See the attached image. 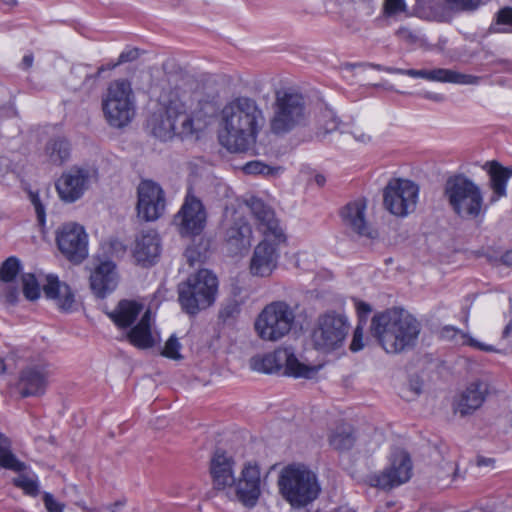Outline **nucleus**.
<instances>
[{"mask_svg":"<svg viewBox=\"0 0 512 512\" xmlns=\"http://www.w3.org/2000/svg\"><path fill=\"white\" fill-rule=\"evenodd\" d=\"M13 484L22 489L25 494L30 496H37L39 493V485L36 479L31 478L25 474H20L13 479Z\"/></svg>","mask_w":512,"mask_h":512,"instance_id":"41","label":"nucleus"},{"mask_svg":"<svg viewBox=\"0 0 512 512\" xmlns=\"http://www.w3.org/2000/svg\"><path fill=\"white\" fill-rule=\"evenodd\" d=\"M502 262L509 266V267H512V250L510 251H507L503 256H502Z\"/></svg>","mask_w":512,"mask_h":512,"instance_id":"61","label":"nucleus"},{"mask_svg":"<svg viewBox=\"0 0 512 512\" xmlns=\"http://www.w3.org/2000/svg\"><path fill=\"white\" fill-rule=\"evenodd\" d=\"M353 137L355 138L356 141H359L362 143H366V142L370 141V139H371L370 135H368L364 132H360L358 130L353 132Z\"/></svg>","mask_w":512,"mask_h":512,"instance_id":"58","label":"nucleus"},{"mask_svg":"<svg viewBox=\"0 0 512 512\" xmlns=\"http://www.w3.org/2000/svg\"><path fill=\"white\" fill-rule=\"evenodd\" d=\"M149 127L153 135L166 141L175 136V126L170 113V103L163 109L155 112L149 119Z\"/></svg>","mask_w":512,"mask_h":512,"instance_id":"32","label":"nucleus"},{"mask_svg":"<svg viewBox=\"0 0 512 512\" xmlns=\"http://www.w3.org/2000/svg\"><path fill=\"white\" fill-rule=\"evenodd\" d=\"M4 295L7 302L10 304H15L19 297V290L17 287L9 284L4 291Z\"/></svg>","mask_w":512,"mask_h":512,"instance_id":"53","label":"nucleus"},{"mask_svg":"<svg viewBox=\"0 0 512 512\" xmlns=\"http://www.w3.org/2000/svg\"><path fill=\"white\" fill-rule=\"evenodd\" d=\"M488 384L482 380L471 382L454 401V411L461 416L472 414L484 403Z\"/></svg>","mask_w":512,"mask_h":512,"instance_id":"23","label":"nucleus"},{"mask_svg":"<svg viewBox=\"0 0 512 512\" xmlns=\"http://www.w3.org/2000/svg\"><path fill=\"white\" fill-rule=\"evenodd\" d=\"M294 322L293 308L284 301H274L256 318L255 330L262 340L275 342L290 332Z\"/></svg>","mask_w":512,"mask_h":512,"instance_id":"10","label":"nucleus"},{"mask_svg":"<svg viewBox=\"0 0 512 512\" xmlns=\"http://www.w3.org/2000/svg\"><path fill=\"white\" fill-rule=\"evenodd\" d=\"M412 475V462L410 456L402 450L395 451L390 464L383 471L375 474L371 481L382 489H391L407 482Z\"/></svg>","mask_w":512,"mask_h":512,"instance_id":"16","label":"nucleus"},{"mask_svg":"<svg viewBox=\"0 0 512 512\" xmlns=\"http://www.w3.org/2000/svg\"><path fill=\"white\" fill-rule=\"evenodd\" d=\"M34 62V56L32 53H27L23 56L21 63L19 64V67L22 70H28L32 67Z\"/></svg>","mask_w":512,"mask_h":512,"instance_id":"55","label":"nucleus"},{"mask_svg":"<svg viewBox=\"0 0 512 512\" xmlns=\"http://www.w3.org/2000/svg\"><path fill=\"white\" fill-rule=\"evenodd\" d=\"M238 501L247 507H254L261 495L260 469L256 463L247 462L236 478L231 493Z\"/></svg>","mask_w":512,"mask_h":512,"instance_id":"19","label":"nucleus"},{"mask_svg":"<svg viewBox=\"0 0 512 512\" xmlns=\"http://www.w3.org/2000/svg\"><path fill=\"white\" fill-rule=\"evenodd\" d=\"M410 388H411V390H412L416 395H419V394H420V392H421L420 386H419L417 383H416V384L411 383V384H410Z\"/></svg>","mask_w":512,"mask_h":512,"instance_id":"63","label":"nucleus"},{"mask_svg":"<svg viewBox=\"0 0 512 512\" xmlns=\"http://www.w3.org/2000/svg\"><path fill=\"white\" fill-rule=\"evenodd\" d=\"M23 294L28 300H36L40 296V288L35 275L31 273L22 276Z\"/></svg>","mask_w":512,"mask_h":512,"instance_id":"40","label":"nucleus"},{"mask_svg":"<svg viewBox=\"0 0 512 512\" xmlns=\"http://www.w3.org/2000/svg\"><path fill=\"white\" fill-rule=\"evenodd\" d=\"M243 171L246 174L270 175V174H273L274 168L264 164L261 161H251V162L246 163L243 166Z\"/></svg>","mask_w":512,"mask_h":512,"instance_id":"47","label":"nucleus"},{"mask_svg":"<svg viewBox=\"0 0 512 512\" xmlns=\"http://www.w3.org/2000/svg\"><path fill=\"white\" fill-rule=\"evenodd\" d=\"M60 251L71 261L81 262L87 256V235L82 226L69 223L57 234Z\"/></svg>","mask_w":512,"mask_h":512,"instance_id":"20","label":"nucleus"},{"mask_svg":"<svg viewBox=\"0 0 512 512\" xmlns=\"http://www.w3.org/2000/svg\"><path fill=\"white\" fill-rule=\"evenodd\" d=\"M4 5H6L8 8H12L17 5V0H1Z\"/></svg>","mask_w":512,"mask_h":512,"instance_id":"62","label":"nucleus"},{"mask_svg":"<svg viewBox=\"0 0 512 512\" xmlns=\"http://www.w3.org/2000/svg\"><path fill=\"white\" fill-rule=\"evenodd\" d=\"M494 31L496 32H512V8L505 7L497 13Z\"/></svg>","mask_w":512,"mask_h":512,"instance_id":"43","label":"nucleus"},{"mask_svg":"<svg viewBox=\"0 0 512 512\" xmlns=\"http://www.w3.org/2000/svg\"><path fill=\"white\" fill-rule=\"evenodd\" d=\"M371 333L382 348L397 354L412 348L420 333V323L403 309L393 308L373 316Z\"/></svg>","mask_w":512,"mask_h":512,"instance_id":"3","label":"nucleus"},{"mask_svg":"<svg viewBox=\"0 0 512 512\" xmlns=\"http://www.w3.org/2000/svg\"><path fill=\"white\" fill-rule=\"evenodd\" d=\"M180 349L181 344L179 340L174 335H172L165 343L162 355L173 360H179L182 358Z\"/></svg>","mask_w":512,"mask_h":512,"instance_id":"46","label":"nucleus"},{"mask_svg":"<svg viewBox=\"0 0 512 512\" xmlns=\"http://www.w3.org/2000/svg\"><path fill=\"white\" fill-rule=\"evenodd\" d=\"M382 13L389 18H396L401 14L410 15L405 0H384Z\"/></svg>","mask_w":512,"mask_h":512,"instance_id":"39","label":"nucleus"},{"mask_svg":"<svg viewBox=\"0 0 512 512\" xmlns=\"http://www.w3.org/2000/svg\"><path fill=\"white\" fill-rule=\"evenodd\" d=\"M278 486L283 498L296 508L312 503L321 491L316 474L299 463L289 464L281 470Z\"/></svg>","mask_w":512,"mask_h":512,"instance_id":"5","label":"nucleus"},{"mask_svg":"<svg viewBox=\"0 0 512 512\" xmlns=\"http://www.w3.org/2000/svg\"><path fill=\"white\" fill-rule=\"evenodd\" d=\"M21 270L20 260L11 256L7 258L0 267V280L5 283H11Z\"/></svg>","mask_w":512,"mask_h":512,"instance_id":"38","label":"nucleus"},{"mask_svg":"<svg viewBox=\"0 0 512 512\" xmlns=\"http://www.w3.org/2000/svg\"><path fill=\"white\" fill-rule=\"evenodd\" d=\"M329 444L338 451L349 450L353 447L356 437L353 427L348 423H340L329 434Z\"/></svg>","mask_w":512,"mask_h":512,"instance_id":"33","label":"nucleus"},{"mask_svg":"<svg viewBox=\"0 0 512 512\" xmlns=\"http://www.w3.org/2000/svg\"><path fill=\"white\" fill-rule=\"evenodd\" d=\"M249 364L257 372L270 374L285 368L288 375L307 379L313 378L321 367L300 362L290 348H278L272 353L256 355Z\"/></svg>","mask_w":512,"mask_h":512,"instance_id":"9","label":"nucleus"},{"mask_svg":"<svg viewBox=\"0 0 512 512\" xmlns=\"http://www.w3.org/2000/svg\"><path fill=\"white\" fill-rule=\"evenodd\" d=\"M395 34L400 40L408 44H414L419 40L418 34L406 26L400 27Z\"/></svg>","mask_w":512,"mask_h":512,"instance_id":"48","label":"nucleus"},{"mask_svg":"<svg viewBox=\"0 0 512 512\" xmlns=\"http://www.w3.org/2000/svg\"><path fill=\"white\" fill-rule=\"evenodd\" d=\"M387 73L407 75L413 78H423L429 81L454 83L461 85H478L481 77L460 73L451 69L438 68L433 70H416L401 68H385Z\"/></svg>","mask_w":512,"mask_h":512,"instance_id":"21","label":"nucleus"},{"mask_svg":"<svg viewBox=\"0 0 512 512\" xmlns=\"http://www.w3.org/2000/svg\"><path fill=\"white\" fill-rule=\"evenodd\" d=\"M235 461L223 450H216L210 460V476L213 488L217 491H223L228 497L235 484L234 474Z\"/></svg>","mask_w":512,"mask_h":512,"instance_id":"22","label":"nucleus"},{"mask_svg":"<svg viewBox=\"0 0 512 512\" xmlns=\"http://www.w3.org/2000/svg\"><path fill=\"white\" fill-rule=\"evenodd\" d=\"M224 239L227 250L236 255L250 247L252 228L244 217H234L226 228Z\"/></svg>","mask_w":512,"mask_h":512,"instance_id":"25","label":"nucleus"},{"mask_svg":"<svg viewBox=\"0 0 512 512\" xmlns=\"http://www.w3.org/2000/svg\"><path fill=\"white\" fill-rule=\"evenodd\" d=\"M43 502L48 512H63L64 505L58 502L52 494L45 492Z\"/></svg>","mask_w":512,"mask_h":512,"instance_id":"51","label":"nucleus"},{"mask_svg":"<svg viewBox=\"0 0 512 512\" xmlns=\"http://www.w3.org/2000/svg\"><path fill=\"white\" fill-rule=\"evenodd\" d=\"M161 244L159 235L149 230L142 232L135 240L133 257L142 266L153 265L160 256Z\"/></svg>","mask_w":512,"mask_h":512,"instance_id":"27","label":"nucleus"},{"mask_svg":"<svg viewBox=\"0 0 512 512\" xmlns=\"http://www.w3.org/2000/svg\"><path fill=\"white\" fill-rule=\"evenodd\" d=\"M502 338L512 344V320L505 326Z\"/></svg>","mask_w":512,"mask_h":512,"instance_id":"56","label":"nucleus"},{"mask_svg":"<svg viewBox=\"0 0 512 512\" xmlns=\"http://www.w3.org/2000/svg\"><path fill=\"white\" fill-rule=\"evenodd\" d=\"M174 223L182 236L199 235L206 224V211L202 202L193 195H187L174 217Z\"/></svg>","mask_w":512,"mask_h":512,"instance_id":"17","label":"nucleus"},{"mask_svg":"<svg viewBox=\"0 0 512 512\" xmlns=\"http://www.w3.org/2000/svg\"><path fill=\"white\" fill-rule=\"evenodd\" d=\"M118 282L116 265L112 261L99 263L90 275L91 290L99 298L112 293L117 288Z\"/></svg>","mask_w":512,"mask_h":512,"instance_id":"24","label":"nucleus"},{"mask_svg":"<svg viewBox=\"0 0 512 512\" xmlns=\"http://www.w3.org/2000/svg\"><path fill=\"white\" fill-rule=\"evenodd\" d=\"M350 330L346 315L329 311L319 315L312 333L313 347L322 353H331L341 349Z\"/></svg>","mask_w":512,"mask_h":512,"instance_id":"8","label":"nucleus"},{"mask_svg":"<svg viewBox=\"0 0 512 512\" xmlns=\"http://www.w3.org/2000/svg\"><path fill=\"white\" fill-rule=\"evenodd\" d=\"M97 181L98 170L94 166L73 165L55 181V189L62 202L71 204L80 200Z\"/></svg>","mask_w":512,"mask_h":512,"instance_id":"12","label":"nucleus"},{"mask_svg":"<svg viewBox=\"0 0 512 512\" xmlns=\"http://www.w3.org/2000/svg\"><path fill=\"white\" fill-rule=\"evenodd\" d=\"M493 462H494V459H492V458H486V457H483V456H478L477 457V465L479 467L492 465Z\"/></svg>","mask_w":512,"mask_h":512,"instance_id":"59","label":"nucleus"},{"mask_svg":"<svg viewBox=\"0 0 512 512\" xmlns=\"http://www.w3.org/2000/svg\"><path fill=\"white\" fill-rule=\"evenodd\" d=\"M423 97L426 98V99H429V100H432V101H435V102H442L444 101V96L442 94H439V93H433V92H425L423 94Z\"/></svg>","mask_w":512,"mask_h":512,"instance_id":"57","label":"nucleus"},{"mask_svg":"<svg viewBox=\"0 0 512 512\" xmlns=\"http://www.w3.org/2000/svg\"><path fill=\"white\" fill-rule=\"evenodd\" d=\"M51 366L43 359L29 361L20 371L16 388L21 397L41 396L45 393Z\"/></svg>","mask_w":512,"mask_h":512,"instance_id":"15","label":"nucleus"},{"mask_svg":"<svg viewBox=\"0 0 512 512\" xmlns=\"http://www.w3.org/2000/svg\"><path fill=\"white\" fill-rule=\"evenodd\" d=\"M28 198L34 207L39 224L44 225L46 220V208L44 200L40 197L39 192L32 190H28Z\"/></svg>","mask_w":512,"mask_h":512,"instance_id":"44","label":"nucleus"},{"mask_svg":"<svg viewBox=\"0 0 512 512\" xmlns=\"http://www.w3.org/2000/svg\"><path fill=\"white\" fill-rule=\"evenodd\" d=\"M138 56L139 50L136 48L125 50L119 55L118 61L114 64L109 65L107 69H113L120 64L134 61L138 58Z\"/></svg>","mask_w":512,"mask_h":512,"instance_id":"49","label":"nucleus"},{"mask_svg":"<svg viewBox=\"0 0 512 512\" xmlns=\"http://www.w3.org/2000/svg\"><path fill=\"white\" fill-rule=\"evenodd\" d=\"M257 221L263 240L254 248L250 259V273L253 276L268 277L277 268L280 246L286 242V235L275 217L274 211L261 199L251 197L247 201Z\"/></svg>","mask_w":512,"mask_h":512,"instance_id":"2","label":"nucleus"},{"mask_svg":"<svg viewBox=\"0 0 512 512\" xmlns=\"http://www.w3.org/2000/svg\"><path fill=\"white\" fill-rule=\"evenodd\" d=\"M263 123V112L256 101L238 97L222 109L219 142L230 152H245L255 144Z\"/></svg>","mask_w":512,"mask_h":512,"instance_id":"1","label":"nucleus"},{"mask_svg":"<svg viewBox=\"0 0 512 512\" xmlns=\"http://www.w3.org/2000/svg\"><path fill=\"white\" fill-rule=\"evenodd\" d=\"M483 169L488 174V187L491 190L488 202L493 205L507 196V185L512 177V167H504L497 161H488Z\"/></svg>","mask_w":512,"mask_h":512,"instance_id":"26","label":"nucleus"},{"mask_svg":"<svg viewBox=\"0 0 512 512\" xmlns=\"http://www.w3.org/2000/svg\"><path fill=\"white\" fill-rule=\"evenodd\" d=\"M366 201L357 199L349 202L341 211V217L346 227L360 236L373 237V230L365 217Z\"/></svg>","mask_w":512,"mask_h":512,"instance_id":"28","label":"nucleus"},{"mask_svg":"<svg viewBox=\"0 0 512 512\" xmlns=\"http://www.w3.org/2000/svg\"><path fill=\"white\" fill-rule=\"evenodd\" d=\"M192 106V102L188 104L180 99L170 100V113L175 126V136L192 135L205 125L204 119L208 114L205 110L208 103L202 104L198 101L196 107Z\"/></svg>","mask_w":512,"mask_h":512,"instance_id":"14","label":"nucleus"},{"mask_svg":"<svg viewBox=\"0 0 512 512\" xmlns=\"http://www.w3.org/2000/svg\"><path fill=\"white\" fill-rule=\"evenodd\" d=\"M185 256L190 264V266H193L194 265V262L196 260V257H195V251L193 249H187L186 252H185Z\"/></svg>","mask_w":512,"mask_h":512,"instance_id":"60","label":"nucleus"},{"mask_svg":"<svg viewBox=\"0 0 512 512\" xmlns=\"http://www.w3.org/2000/svg\"><path fill=\"white\" fill-rule=\"evenodd\" d=\"M218 292V279L208 269H201L178 285V300L189 315L211 306Z\"/></svg>","mask_w":512,"mask_h":512,"instance_id":"6","label":"nucleus"},{"mask_svg":"<svg viewBox=\"0 0 512 512\" xmlns=\"http://www.w3.org/2000/svg\"><path fill=\"white\" fill-rule=\"evenodd\" d=\"M103 111L113 127L120 128L131 122L135 115V101L127 80L119 79L110 83L103 99Z\"/></svg>","mask_w":512,"mask_h":512,"instance_id":"11","label":"nucleus"},{"mask_svg":"<svg viewBox=\"0 0 512 512\" xmlns=\"http://www.w3.org/2000/svg\"><path fill=\"white\" fill-rule=\"evenodd\" d=\"M443 195L451 211L464 221L482 222L490 205L482 187L462 173L446 180Z\"/></svg>","mask_w":512,"mask_h":512,"instance_id":"4","label":"nucleus"},{"mask_svg":"<svg viewBox=\"0 0 512 512\" xmlns=\"http://www.w3.org/2000/svg\"><path fill=\"white\" fill-rule=\"evenodd\" d=\"M0 467L14 472L26 469L24 462L20 461L11 450V441L0 433Z\"/></svg>","mask_w":512,"mask_h":512,"instance_id":"35","label":"nucleus"},{"mask_svg":"<svg viewBox=\"0 0 512 512\" xmlns=\"http://www.w3.org/2000/svg\"><path fill=\"white\" fill-rule=\"evenodd\" d=\"M106 70L105 66H100L95 75H92L88 72V67L85 65H77L71 69V74L76 77H83L84 80L80 87L86 86L90 80H95L102 72Z\"/></svg>","mask_w":512,"mask_h":512,"instance_id":"45","label":"nucleus"},{"mask_svg":"<svg viewBox=\"0 0 512 512\" xmlns=\"http://www.w3.org/2000/svg\"><path fill=\"white\" fill-rule=\"evenodd\" d=\"M142 310V304L136 301L121 300L114 310L106 314L118 328L124 329L135 322Z\"/></svg>","mask_w":512,"mask_h":512,"instance_id":"31","label":"nucleus"},{"mask_svg":"<svg viewBox=\"0 0 512 512\" xmlns=\"http://www.w3.org/2000/svg\"><path fill=\"white\" fill-rule=\"evenodd\" d=\"M45 153L51 163L61 165L69 158V143L65 139H53L47 143Z\"/></svg>","mask_w":512,"mask_h":512,"instance_id":"37","label":"nucleus"},{"mask_svg":"<svg viewBox=\"0 0 512 512\" xmlns=\"http://www.w3.org/2000/svg\"><path fill=\"white\" fill-rule=\"evenodd\" d=\"M442 336L444 338L455 339L456 341H460V343L463 345H469L475 349L484 352H498V350L494 346L482 343L474 339L472 336L452 326H447L443 328Z\"/></svg>","mask_w":512,"mask_h":512,"instance_id":"36","label":"nucleus"},{"mask_svg":"<svg viewBox=\"0 0 512 512\" xmlns=\"http://www.w3.org/2000/svg\"><path fill=\"white\" fill-rule=\"evenodd\" d=\"M138 217L145 221L157 220L165 210V196L163 189L150 180L142 181L137 189Z\"/></svg>","mask_w":512,"mask_h":512,"instance_id":"18","label":"nucleus"},{"mask_svg":"<svg viewBox=\"0 0 512 512\" xmlns=\"http://www.w3.org/2000/svg\"><path fill=\"white\" fill-rule=\"evenodd\" d=\"M152 315L147 309L139 322L127 332L128 341L139 349H148L154 346L155 339L152 335Z\"/></svg>","mask_w":512,"mask_h":512,"instance_id":"30","label":"nucleus"},{"mask_svg":"<svg viewBox=\"0 0 512 512\" xmlns=\"http://www.w3.org/2000/svg\"><path fill=\"white\" fill-rule=\"evenodd\" d=\"M24 351H12L5 357L0 356V376L6 374L12 369L13 366H17L19 360L27 359Z\"/></svg>","mask_w":512,"mask_h":512,"instance_id":"42","label":"nucleus"},{"mask_svg":"<svg viewBox=\"0 0 512 512\" xmlns=\"http://www.w3.org/2000/svg\"><path fill=\"white\" fill-rule=\"evenodd\" d=\"M336 512H355V511L352 509H348V508H339L336 510Z\"/></svg>","mask_w":512,"mask_h":512,"instance_id":"64","label":"nucleus"},{"mask_svg":"<svg viewBox=\"0 0 512 512\" xmlns=\"http://www.w3.org/2000/svg\"><path fill=\"white\" fill-rule=\"evenodd\" d=\"M310 111L304 96L294 91L276 93L270 128L274 134L282 135L306 126Z\"/></svg>","mask_w":512,"mask_h":512,"instance_id":"7","label":"nucleus"},{"mask_svg":"<svg viewBox=\"0 0 512 512\" xmlns=\"http://www.w3.org/2000/svg\"><path fill=\"white\" fill-rule=\"evenodd\" d=\"M419 187L406 179L390 180L383 192L384 207L397 217H406L416 210Z\"/></svg>","mask_w":512,"mask_h":512,"instance_id":"13","label":"nucleus"},{"mask_svg":"<svg viewBox=\"0 0 512 512\" xmlns=\"http://www.w3.org/2000/svg\"><path fill=\"white\" fill-rule=\"evenodd\" d=\"M363 347V325L361 323H358L353 333V338L350 344V350L353 352H357L363 349Z\"/></svg>","mask_w":512,"mask_h":512,"instance_id":"50","label":"nucleus"},{"mask_svg":"<svg viewBox=\"0 0 512 512\" xmlns=\"http://www.w3.org/2000/svg\"><path fill=\"white\" fill-rule=\"evenodd\" d=\"M341 120L338 118L334 110L326 105L322 106L317 114V136L322 140L325 137L339 129Z\"/></svg>","mask_w":512,"mask_h":512,"instance_id":"34","label":"nucleus"},{"mask_svg":"<svg viewBox=\"0 0 512 512\" xmlns=\"http://www.w3.org/2000/svg\"><path fill=\"white\" fill-rule=\"evenodd\" d=\"M452 7L461 10H473L479 5V0H449Z\"/></svg>","mask_w":512,"mask_h":512,"instance_id":"52","label":"nucleus"},{"mask_svg":"<svg viewBox=\"0 0 512 512\" xmlns=\"http://www.w3.org/2000/svg\"><path fill=\"white\" fill-rule=\"evenodd\" d=\"M355 307L360 318L359 323L362 322V318L366 317L372 311L371 306L363 301H356Z\"/></svg>","mask_w":512,"mask_h":512,"instance_id":"54","label":"nucleus"},{"mask_svg":"<svg viewBox=\"0 0 512 512\" xmlns=\"http://www.w3.org/2000/svg\"><path fill=\"white\" fill-rule=\"evenodd\" d=\"M46 281V284L43 286L45 296L54 300L58 308L62 311H72L76 300L75 294L71 288L54 275H48Z\"/></svg>","mask_w":512,"mask_h":512,"instance_id":"29","label":"nucleus"}]
</instances>
